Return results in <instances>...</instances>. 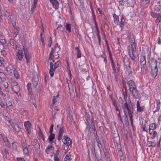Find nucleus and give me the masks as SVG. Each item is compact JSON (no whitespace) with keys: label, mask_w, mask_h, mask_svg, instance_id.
<instances>
[{"label":"nucleus","mask_w":161,"mask_h":161,"mask_svg":"<svg viewBox=\"0 0 161 161\" xmlns=\"http://www.w3.org/2000/svg\"><path fill=\"white\" fill-rule=\"evenodd\" d=\"M85 118L87 122H86L87 125V127L89 131H93V133L95 136V138L98 142L99 138L97 134V132L95 129L94 128V125L92 120V117L91 115L86 114Z\"/></svg>","instance_id":"1"},{"label":"nucleus","mask_w":161,"mask_h":161,"mask_svg":"<svg viewBox=\"0 0 161 161\" xmlns=\"http://www.w3.org/2000/svg\"><path fill=\"white\" fill-rule=\"evenodd\" d=\"M130 43L131 46L130 48L128 49V52L131 59L134 61L135 58L134 53L136 51V44L135 42V40L134 37H132L130 38Z\"/></svg>","instance_id":"2"},{"label":"nucleus","mask_w":161,"mask_h":161,"mask_svg":"<svg viewBox=\"0 0 161 161\" xmlns=\"http://www.w3.org/2000/svg\"><path fill=\"white\" fill-rule=\"evenodd\" d=\"M122 108H123L124 112L125 115L127 114V110L128 113H133V105L132 104L131 101L130 100V102L128 103L126 102L121 105Z\"/></svg>","instance_id":"3"},{"label":"nucleus","mask_w":161,"mask_h":161,"mask_svg":"<svg viewBox=\"0 0 161 161\" xmlns=\"http://www.w3.org/2000/svg\"><path fill=\"white\" fill-rule=\"evenodd\" d=\"M57 128L58 129V139L59 141L61 140L62 138L64 133V126L62 123L58 125Z\"/></svg>","instance_id":"4"},{"label":"nucleus","mask_w":161,"mask_h":161,"mask_svg":"<svg viewBox=\"0 0 161 161\" xmlns=\"http://www.w3.org/2000/svg\"><path fill=\"white\" fill-rule=\"evenodd\" d=\"M60 63V62L59 61L56 62L54 63V65H53V64L52 62L50 63V69L49 71V73L51 77H53V72L55 71L56 69L59 66Z\"/></svg>","instance_id":"5"},{"label":"nucleus","mask_w":161,"mask_h":161,"mask_svg":"<svg viewBox=\"0 0 161 161\" xmlns=\"http://www.w3.org/2000/svg\"><path fill=\"white\" fill-rule=\"evenodd\" d=\"M146 62L145 57L144 56H141L140 58V64L141 66V69L144 73H146V70L147 69Z\"/></svg>","instance_id":"6"},{"label":"nucleus","mask_w":161,"mask_h":161,"mask_svg":"<svg viewBox=\"0 0 161 161\" xmlns=\"http://www.w3.org/2000/svg\"><path fill=\"white\" fill-rule=\"evenodd\" d=\"M114 133V134L111 135V136L114 142L115 143H119V142L120 138L118 131L117 130H115Z\"/></svg>","instance_id":"7"},{"label":"nucleus","mask_w":161,"mask_h":161,"mask_svg":"<svg viewBox=\"0 0 161 161\" xmlns=\"http://www.w3.org/2000/svg\"><path fill=\"white\" fill-rule=\"evenodd\" d=\"M151 15L153 17L157 18L155 20L156 24H158L159 22L161 20V16L159 13L157 14L153 12H151Z\"/></svg>","instance_id":"8"},{"label":"nucleus","mask_w":161,"mask_h":161,"mask_svg":"<svg viewBox=\"0 0 161 161\" xmlns=\"http://www.w3.org/2000/svg\"><path fill=\"white\" fill-rule=\"evenodd\" d=\"M21 144L24 151H28L29 150L30 146L26 143V140L25 139H22Z\"/></svg>","instance_id":"9"},{"label":"nucleus","mask_w":161,"mask_h":161,"mask_svg":"<svg viewBox=\"0 0 161 161\" xmlns=\"http://www.w3.org/2000/svg\"><path fill=\"white\" fill-rule=\"evenodd\" d=\"M93 155L94 154L95 161H102L101 159V152H94V153H92Z\"/></svg>","instance_id":"10"},{"label":"nucleus","mask_w":161,"mask_h":161,"mask_svg":"<svg viewBox=\"0 0 161 161\" xmlns=\"http://www.w3.org/2000/svg\"><path fill=\"white\" fill-rule=\"evenodd\" d=\"M127 84L128 85L130 91L136 88V86L134 82L132 80H129Z\"/></svg>","instance_id":"11"},{"label":"nucleus","mask_w":161,"mask_h":161,"mask_svg":"<svg viewBox=\"0 0 161 161\" xmlns=\"http://www.w3.org/2000/svg\"><path fill=\"white\" fill-rule=\"evenodd\" d=\"M23 51L24 52L25 57L27 63H30V59L31 56L30 55L28 49L26 48H23Z\"/></svg>","instance_id":"12"},{"label":"nucleus","mask_w":161,"mask_h":161,"mask_svg":"<svg viewBox=\"0 0 161 161\" xmlns=\"http://www.w3.org/2000/svg\"><path fill=\"white\" fill-rule=\"evenodd\" d=\"M64 140L63 142L65 145L66 146H69L71 143V141L69 137L67 136H64Z\"/></svg>","instance_id":"13"},{"label":"nucleus","mask_w":161,"mask_h":161,"mask_svg":"<svg viewBox=\"0 0 161 161\" xmlns=\"http://www.w3.org/2000/svg\"><path fill=\"white\" fill-rule=\"evenodd\" d=\"M149 66L151 68H157V62L156 60L152 58L150 62Z\"/></svg>","instance_id":"14"},{"label":"nucleus","mask_w":161,"mask_h":161,"mask_svg":"<svg viewBox=\"0 0 161 161\" xmlns=\"http://www.w3.org/2000/svg\"><path fill=\"white\" fill-rule=\"evenodd\" d=\"M32 85L34 88H36L38 83V79L37 76L34 77L32 79Z\"/></svg>","instance_id":"15"},{"label":"nucleus","mask_w":161,"mask_h":161,"mask_svg":"<svg viewBox=\"0 0 161 161\" xmlns=\"http://www.w3.org/2000/svg\"><path fill=\"white\" fill-rule=\"evenodd\" d=\"M31 123L29 121H25L24 123V126L27 132L29 133L31 131Z\"/></svg>","instance_id":"16"},{"label":"nucleus","mask_w":161,"mask_h":161,"mask_svg":"<svg viewBox=\"0 0 161 161\" xmlns=\"http://www.w3.org/2000/svg\"><path fill=\"white\" fill-rule=\"evenodd\" d=\"M125 61V59L124 60V62L126 66V70L129 74H130L132 73V70L130 67L129 62L127 60L126 61Z\"/></svg>","instance_id":"17"},{"label":"nucleus","mask_w":161,"mask_h":161,"mask_svg":"<svg viewBox=\"0 0 161 161\" xmlns=\"http://www.w3.org/2000/svg\"><path fill=\"white\" fill-rule=\"evenodd\" d=\"M134 97L135 98H137L139 97L140 93H139L138 91L136 89V88L130 91Z\"/></svg>","instance_id":"18"},{"label":"nucleus","mask_w":161,"mask_h":161,"mask_svg":"<svg viewBox=\"0 0 161 161\" xmlns=\"http://www.w3.org/2000/svg\"><path fill=\"white\" fill-rule=\"evenodd\" d=\"M11 124L15 131L18 132L20 131L21 129L19 127L18 125L16 123H12Z\"/></svg>","instance_id":"19"},{"label":"nucleus","mask_w":161,"mask_h":161,"mask_svg":"<svg viewBox=\"0 0 161 161\" xmlns=\"http://www.w3.org/2000/svg\"><path fill=\"white\" fill-rule=\"evenodd\" d=\"M9 43L11 47L14 49H16L17 47V45L16 41L13 39H10Z\"/></svg>","instance_id":"20"},{"label":"nucleus","mask_w":161,"mask_h":161,"mask_svg":"<svg viewBox=\"0 0 161 161\" xmlns=\"http://www.w3.org/2000/svg\"><path fill=\"white\" fill-rule=\"evenodd\" d=\"M23 55V53L22 50L18 49V52L17 53L16 57V58L19 60H21L22 59Z\"/></svg>","instance_id":"21"},{"label":"nucleus","mask_w":161,"mask_h":161,"mask_svg":"<svg viewBox=\"0 0 161 161\" xmlns=\"http://www.w3.org/2000/svg\"><path fill=\"white\" fill-rule=\"evenodd\" d=\"M50 1L54 8L56 9L58 8V2L57 0H50Z\"/></svg>","instance_id":"22"},{"label":"nucleus","mask_w":161,"mask_h":161,"mask_svg":"<svg viewBox=\"0 0 161 161\" xmlns=\"http://www.w3.org/2000/svg\"><path fill=\"white\" fill-rule=\"evenodd\" d=\"M12 89L16 93H18L19 92V87L17 85V83L15 82L13 86Z\"/></svg>","instance_id":"23"},{"label":"nucleus","mask_w":161,"mask_h":161,"mask_svg":"<svg viewBox=\"0 0 161 161\" xmlns=\"http://www.w3.org/2000/svg\"><path fill=\"white\" fill-rule=\"evenodd\" d=\"M33 145L35 150H38L40 149L39 144L36 139H34V140Z\"/></svg>","instance_id":"24"},{"label":"nucleus","mask_w":161,"mask_h":161,"mask_svg":"<svg viewBox=\"0 0 161 161\" xmlns=\"http://www.w3.org/2000/svg\"><path fill=\"white\" fill-rule=\"evenodd\" d=\"M156 128V125L154 123L151 124L150 125L149 128V133L150 134L152 135V132H153V130L155 129Z\"/></svg>","instance_id":"25"},{"label":"nucleus","mask_w":161,"mask_h":161,"mask_svg":"<svg viewBox=\"0 0 161 161\" xmlns=\"http://www.w3.org/2000/svg\"><path fill=\"white\" fill-rule=\"evenodd\" d=\"M157 68H151V74L152 76L155 78L157 75Z\"/></svg>","instance_id":"26"},{"label":"nucleus","mask_w":161,"mask_h":161,"mask_svg":"<svg viewBox=\"0 0 161 161\" xmlns=\"http://www.w3.org/2000/svg\"><path fill=\"white\" fill-rule=\"evenodd\" d=\"M136 108L137 111L138 112H141L143 110L145 107L144 106H140L139 102V101H138L136 103Z\"/></svg>","instance_id":"27"},{"label":"nucleus","mask_w":161,"mask_h":161,"mask_svg":"<svg viewBox=\"0 0 161 161\" xmlns=\"http://www.w3.org/2000/svg\"><path fill=\"white\" fill-rule=\"evenodd\" d=\"M155 9L156 11L161 13V4L159 2H158L155 6Z\"/></svg>","instance_id":"28"},{"label":"nucleus","mask_w":161,"mask_h":161,"mask_svg":"<svg viewBox=\"0 0 161 161\" xmlns=\"http://www.w3.org/2000/svg\"><path fill=\"white\" fill-rule=\"evenodd\" d=\"M2 138L5 145L8 147H9L10 144L7 137L5 136H3Z\"/></svg>","instance_id":"29"},{"label":"nucleus","mask_w":161,"mask_h":161,"mask_svg":"<svg viewBox=\"0 0 161 161\" xmlns=\"http://www.w3.org/2000/svg\"><path fill=\"white\" fill-rule=\"evenodd\" d=\"M113 16L114 18V23L118 25L119 23V19L118 16L116 15L115 14H113Z\"/></svg>","instance_id":"30"},{"label":"nucleus","mask_w":161,"mask_h":161,"mask_svg":"<svg viewBox=\"0 0 161 161\" xmlns=\"http://www.w3.org/2000/svg\"><path fill=\"white\" fill-rule=\"evenodd\" d=\"M75 49L76 51L77 58H80L81 57V52L79 47H75Z\"/></svg>","instance_id":"31"},{"label":"nucleus","mask_w":161,"mask_h":161,"mask_svg":"<svg viewBox=\"0 0 161 161\" xmlns=\"http://www.w3.org/2000/svg\"><path fill=\"white\" fill-rule=\"evenodd\" d=\"M123 88L125 89V92H124L123 91V95L124 96V97L125 100L126 98H127V91L126 87L125 86H124Z\"/></svg>","instance_id":"32"},{"label":"nucleus","mask_w":161,"mask_h":161,"mask_svg":"<svg viewBox=\"0 0 161 161\" xmlns=\"http://www.w3.org/2000/svg\"><path fill=\"white\" fill-rule=\"evenodd\" d=\"M31 84L30 83H28L27 85V90H28L29 95H31L32 92V89L31 88Z\"/></svg>","instance_id":"33"},{"label":"nucleus","mask_w":161,"mask_h":161,"mask_svg":"<svg viewBox=\"0 0 161 161\" xmlns=\"http://www.w3.org/2000/svg\"><path fill=\"white\" fill-rule=\"evenodd\" d=\"M4 15L7 17L8 20L10 21V19H11V16L10 15V14L7 11H5L4 12Z\"/></svg>","instance_id":"34"},{"label":"nucleus","mask_w":161,"mask_h":161,"mask_svg":"<svg viewBox=\"0 0 161 161\" xmlns=\"http://www.w3.org/2000/svg\"><path fill=\"white\" fill-rule=\"evenodd\" d=\"M55 137V135L54 134H51L48 137V140L50 142H51L53 141Z\"/></svg>","instance_id":"35"},{"label":"nucleus","mask_w":161,"mask_h":161,"mask_svg":"<svg viewBox=\"0 0 161 161\" xmlns=\"http://www.w3.org/2000/svg\"><path fill=\"white\" fill-rule=\"evenodd\" d=\"M13 72L14 76L16 78H18L19 76V74L15 68H14V69Z\"/></svg>","instance_id":"36"},{"label":"nucleus","mask_w":161,"mask_h":161,"mask_svg":"<svg viewBox=\"0 0 161 161\" xmlns=\"http://www.w3.org/2000/svg\"><path fill=\"white\" fill-rule=\"evenodd\" d=\"M9 22L11 23L13 26L14 27L15 26L16 23V20L14 18H11L10 19V21L9 20Z\"/></svg>","instance_id":"37"},{"label":"nucleus","mask_w":161,"mask_h":161,"mask_svg":"<svg viewBox=\"0 0 161 161\" xmlns=\"http://www.w3.org/2000/svg\"><path fill=\"white\" fill-rule=\"evenodd\" d=\"M58 96L59 94L58 93L56 96H53L52 100V102L53 105L57 101V98L58 97Z\"/></svg>","instance_id":"38"},{"label":"nucleus","mask_w":161,"mask_h":161,"mask_svg":"<svg viewBox=\"0 0 161 161\" xmlns=\"http://www.w3.org/2000/svg\"><path fill=\"white\" fill-rule=\"evenodd\" d=\"M54 150V147L52 145H49L47 146L46 148V151H48L49 150Z\"/></svg>","instance_id":"39"},{"label":"nucleus","mask_w":161,"mask_h":161,"mask_svg":"<svg viewBox=\"0 0 161 161\" xmlns=\"http://www.w3.org/2000/svg\"><path fill=\"white\" fill-rule=\"evenodd\" d=\"M6 70L8 74L11 75L12 73V70L9 67H7L6 68Z\"/></svg>","instance_id":"40"},{"label":"nucleus","mask_w":161,"mask_h":161,"mask_svg":"<svg viewBox=\"0 0 161 161\" xmlns=\"http://www.w3.org/2000/svg\"><path fill=\"white\" fill-rule=\"evenodd\" d=\"M17 144L16 143L14 142L12 143V149L14 150H17Z\"/></svg>","instance_id":"41"},{"label":"nucleus","mask_w":161,"mask_h":161,"mask_svg":"<svg viewBox=\"0 0 161 161\" xmlns=\"http://www.w3.org/2000/svg\"><path fill=\"white\" fill-rule=\"evenodd\" d=\"M115 108V110L117 111H118L119 112V113L118 114V117L119 118V119L122 122V119H121V115L120 114V112H119V109L118 108V107H117Z\"/></svg>","instance_id":"42"},{"label":"nucleus","mask_w":161,"mask_h":161,"mask_svg":"<svg viewBox=\"0 0 161 161\" xmlns=\"http://www.w3.org/2000/svg\"><path fill=\"white\" fill-rule=\"evenodd\" d=\"M104 154L105 155V159L110 158L109 154L108 152H104Z\"/></svg>","instance_id":"43"},{"label":"nucleus","mask_w":161,"mask_h":161,"mask_svg":"<svg viewBox=\"0 0 161 161\" xmlns=\"http://www.w3.org/2000/svg\"><path fill=\"white\" fill-rule=\"evenodd\" d=\"M31 103L32 104L34 105L35 107L36 108H37V106L36 104V101L35 99V97H33L32 99H31Z\"/></svg>","instance_id":"44"},{"label":"nucleus","mask_w":161,"mask_h":161,"mask_svg":"<svg viewBox=\"0 0 161 161\" xmlns=\"http://www.w3.org/2000/svg\"><path fill=\"white\" fill-rule=\"evenodd\" d=\"M44 32V31L43 27V26H42V32L41 33L40 37H41V41L42 42V43H43V42L44 41V39L42 37V34H43V33Z\"/></svg>","instance_id":"45"},{"label":"nucleus","mask_w":161,"mask_h":161,"mask_svg":"<svg viewBox=\"0 0 161 161\" xmlns=\"http://www.w3.org/2000/svg\"><path fill=\"white\" fill-rule=\"evenodd\" d=\"M6 104L8 107L10 106L12 104L11 101L9 100H7L6 101Z\"/></svg>","instance_id":"46"},{"label":"nucleus","mask_w":161,"mask_h":161,"mask_svg":"<svg viewBox=\"0 0 161 161\" xmlns=\"http://www.w3.org/2000/svg\"><path fill=\"white\" fill-rule=\"evenodd\" d=\"M66 30L69 31V32H71L70 25L68 24H66Z\"/></svg>","instance_id":"47"},{"label":"nucleus","mask_w":161,"mask_h":161,"mask_svg":"<svg viewBox=\"0 0 161 161\" xmlns=\"http://www.w3.org/2000/svg\"><path fill=\"white\" fill-rule=\"evenodd\" d=\"M71 158L69 157L68 155H66L64 158V161H71Z\"/></svg>","instance_id":"48"},{"label":"nucleus","mask_w":161,"mask_h":161,"mask_svg":"<svg viewBox=\"0 0 161 161\" xmlns=\"http://www.w3.org/2000/svg\"><path fill=\"white\" fill-rule=\"evenodd\" d=\"M97 38H98V41L99 43V44H100V42H101V38L100 37V35L99 34V31H98L97 27Z\"/></svg>","instance_id":"49"},{"label":"nucleus","mask_w":161,"mask_h":161,"mask_svg":"<svg viewBox=\"0 0 161 161\" xmlns=\"http://www.w3.org/2000/svg\"><path fill=\"white\" fill-rule=\"evenodd\" d=\"M119 143H116V144L117 147V150L118 151H121V146L120 144H119Z\"/></svg>","instance_id":"50"},{"label":"nucleus","mask_w":161,"mask_h":161,"mask_svg":"<svg viewBox=\"0 0 161 161\" xmlns=\"http://www.w3.org/2000/svg\"><path fill=\"white\" fill-rule=\"evenodd\" d=\"M54 55H53V52H52V50L51 52L50 53V56H49V59L50 60H52L54 58Z\"/></svg>","instance_id":"51"},{"label":"nucleus","mask_w":161,"mask_h":161,"mask_svg":"<svg viewBox=\"0 0 161 161\" xmlns=\"http://www.w3.org/2000/svg\"><path fill=\"white\" fill-rule=\"evenodd\" d=\"M152 136L151 138L153 139L156 136L157 134V132L155 131H153V132H152Z\"/></svg>","instance_id":"52"},{"label":"nucleus","mask_w":161,"mask_h":161,"mask_svg":"<svg viewBox=\"0 0 161 161\" xmlns=\"http://www.w3.org/2000/svg\"><path fill=\"white\" fill-rule=\"evenodd\" d=\"M132 113H130L128 114L130 117V120L132 125H133L132 116Z\"/></svg>","instance_id":"53"},{"label":"nucleus","mask_w":161,"mask_h":161,"mask_svg":"<svg viewBox=\"0 0 161 161\" xmlns=\"http://www.w3.org/2000/svg\"><path fill=\"white\" fill-rule=\"evenodd\" d=\"M19 28L17 27V28H16V31H14V37H16V36H17V34H18V29Z\"/></svg>","instance_id":"54"},{"label":"nucleus","mask_w":161,"mask_h":161,"mask_svg":"<svg viewBox=\"0 0 161 161\" xmlns=\"http://www.w3.org/2000/svg\"><path fill=\"white\" fill-rule=\"evenodd\" d=\"M58 111V108L57 107H56L55 108H54V115H53V119H54L55 118V116L57 113V111Z\"/></svg>","instance_id":"55"},{"label":"nucleus","mask_w":161,"mask_h":161,"mask_svg":"<svg viewBox=\"0 0 161 161\" xmlns=\"http://www.w3.org/2000/svg\"><path fill=\"white\" fill-rule=\"evenodd\" d=\"M2 85L5 88H7L8 87V84L7 82H3Z\"/></svg>","instance_id":"56"},{"label":"nucleus","mask_w":161,"mask_h":161,"mask_svg":"<svg viewBox=\"0 0 161 161\" xmlns=\"http://www.w3.org/2000/svg\"><path fill=\"white\" fill-rule=\"evenodd\" d=\"M125 20L123 17H122L120 22L121 25H123L124 24Z\"/></svg>","instance_id":"57"},{"label":"nucleus","mask_w":161,"mask_h":161,"mask_svg":"<svg viewBox=\"0 0 161 161\" xmlns=\"http://www.w3.org/2000/svg\"><path fill=\"white\" fill-rule=\"evenodd\" d=\"M39 136L40 137L42 138V139L43 141H44L45 140L44 136L41 131L39 133Z\"/></svg>","instance_id":"58"},{"label":"nucleus","mask_w":161,"mask_h":161,"mask_svg":"<svg viewBox=\"0 0 161 161\" xmlns=\"http://www.w3.org/2000/svg\"><path fill=\"white\" fill-rule=\"evenodd\" d=\"M0 52H1L2 55H3L4 56H5L7 55V53L6 52L4 51V50H2L0 51Z\"/></svg>","instance_id":"59"},{"label":"nucleus","mask_w":161,"mask_h":161,"mask_svg":"<svg viewBox=\"0 0 161 161\" xmlns=\"http://www.w3.org/2000/svg\"><path fill=\"white\" fill-rule=\"evenodd\" d=\"M0 105L1 107H2L3 108H5V105L2 100H1V101H0Z\"/></svg>","instance_id":"60"},{"label":"nucleus","mask_w":161,"mask_h":161,"mask_svg":"<svg viewBox=\"0 0 161 161\" xmlns=\"http://www.w3.org/2000/svg\"><path fill=\"white\" fill-rule=\"evenodd\" d=\"M54 161H60L59 158L57 157V155H55L54 158Z\"/></svg>","instance_id":"61"},{"label":"nucleus","mask_w":161,"mask_h":161,"mask_svg":"<svg viewBox=\"0 0 161 161\" xmlns=\"http://www.w3.org/2000/svg\"><path fill=\"white\" fill-rule=\"evenodd\" d=\"M92 16H93V19L94 21L95 22V25H97V23H96V16L94 15V13L93 12H92Z\"/></svg>","instance_id":"62"},{"label":"nucleus","mask_w":161,"mask_h":161,"mask_svg":"<svg viewBox=\"0 0 161 161\" xmlns=\"http://www.w3.org/2000/svg\"><path fill=\"white\" fill-rule=\"evenodd\" d=\"M0 42H1V43L3 44H4L6 43L5 40V39H3V38L0 40Z\"/></svg>","instance_id":"63"},{"label":"nucleus","mask_w":161,"mask_h":161,"mask_svg":"<svg viewBox=\"0 0 161 161\" xmlns=\"http://www.w3.org/2000/svg\"><path fill=\"white\" fill-rule=\"evenodd\" d=\"M153 143H154V142L152 143V142L151 141H148L147 142V144L148 145L149 147L151 146H152Z\"/></svg>","instance_id":"64"}]
</instances>
